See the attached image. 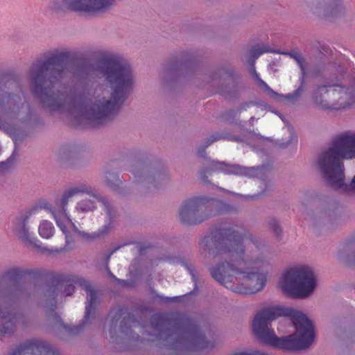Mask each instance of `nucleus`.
I'll list each match as a JSON object with an SVG mask.
<instances>
[{"label": "nucleus", "instance_id": "nucleus-17", "mask_svg": "<svg viewBox=\"0 0 355 355\" xmlns=\"http://www.w3.org/2000/svg\"><path fill=\"white\" fill-rule=\"evenodd\" d=\"M17 320V315L11 311L10 307L3 306L0 308V322L2 323L0 328L1 339L13 332Z\"/></svg>", "mask_w": 355, "mask_h": 355}, {"label": "nucleus", "instance_id": "nucleus-22", "mask_svg": "<svg viewBox=\"0 0 355 355\" xmlns=\"http://www.w3.org/2000/svg\"><path fill=\"white\" fill-rule=\"evenodd\" d=\"M283 54L289 55L292 58L297 64L300 69V80H301V85L297 89H303V83L307 75V70L305 64V60L300 53L296 51L292 52H284Z\"/></svg>", "mask_w": 355, "mask_h": 355}, {"label": "nucleus", "instance_id": "nucleus-37", "mask_svg": "<svg viewBox=\"0 0 355 355\" xmlns=\"http://www.w3.org/2000/svg\"><path fill=\"white\" fill-rule=\"evenodd\" d=\"M8 163H9V161H7L6 162L1 163V165L5 166H7L8 164Z\"/></svg>", "mask_w": 355, "mask_h": 355}, {"label": "nucleus", "instance_id": "nucleus-26", "mask_svg": "<svg viewBox=\"0 0 355 355\" xmlns=\"http://www.w3.org/2000/svg\"><path fill=\"white\" fill-rule=\"evenodd\" d=\"M327 7L324 8L325 12L332 15H336L338 12H340L343 9L341 0H323Z\"/></svg>", "mask_w": 355, "mask_h": 355}, {"label": "nucleus", "instance_id": "nucleus-2", "mask_svg": "<svg viewBox=\"0 0 355 355\" xmlns=\"http://www.w3.org/2000/svg\"><path fill=\"white\" fill-rule=\"evenodd\" d=\"M252 330L261 343L288 351L307 349L315 339L314 327L308 317L288 307L261 309L252 321Z\"/></svg>", "mask_w": 355, "mask_h": 355}, {"label": "nucleus", "instance_id": "nucleus-14", "mask_svg": "<svg viewBox=\"0 0 355 355\" xmlns=\"http://www.w3.org/2000/svg\"><path fill=\"white\" fill-rule=\"evenodd\" d=\"M210 81L217 89H239L243 83L241 75L232 68L220 67L211 75Z\"/></svg>", "mask_w": 355, "mask_h": 355}, {"label": "nucleus", "instance_id": "nucleus-11", "mask_svg": "<svg viewBox=\"0 0 355 355\" xmlns=\"http://www.w3.org/2000/svg\"><path fill=\"white\" fill-rule=\"evenodd\" d=\"M214 199L204 196L185 200L179 210L181 223L187 225H196L214 216Z\"/></svg>", "mask_w": 355, "mask_h": 355}, {"label": "nucleus", "instance_id": "nucleus-33", "mask_svg": "<svg viewBox=\"0 0 355 355\" xmlns=\"http://www.w3.org/2000/svg\"><path fill=\"white\" fill-rule=\"evenodd\" d=\"M166 302H176L178 301V297H167L166 300Z\"/></svg>", "mask_w": 355, "mask_h": 355}, {"label": "nucleus", "instance_id": "nucleus-10", "mask_svg": "<svg viewBox=\"0 0 355 355\" xmlns=\"http://www.w3.org/2000/svg\"><path fill=\"white\" fill-rule=\"evenodd\" d=\"M315 286L316 281L313 270L304 266L286 270L279 282V286L284 293L300 298L311 295Z\"/></svg>", "mask_w": 355, "mask_h": 355}, {"label": "nucleus", "instance_id": "nucleus-32", "mask_svg": "<svg viewBox=\"0 0 355 355\" xmlns=\"http://www.w3.org/2000/svg\"><path fill=\"white\" fill-rule=\"evenodd\" d=\"M189 273L191 275L192 279H193V282L195 283V285H196L197 279H196V274H195L194 270L189 268Z\"/></svg>", "mask_w": 355, "mask_h": 355}, {"label": "nucleus", "instance_id": "nucleus-27", "mask_svg": "<svg viewBox=\"0 0 355 355\" xmlns=\"http://www.w3.org/2000/svg\"><path fill=\"white\" fill-rule=\"evenodd\" d=\"M323 87H340V89H350L349 87L343 85L342 81L340 78H331L327 76L323 78Z\"/></svg>", "mask_w": 355, "mask_h": 355}, {"label": "nucleus", "instance_id": "nucleus-7", "mask_svg": "<svg viewBox=\"0 0 355 355\" xmlns=\"http://www.w3.org/2000/svg\"><path fill=\"white\" fill-rule=\"evenodd\" d=\"M83 193H90L91 189L86 185H80L69 189L64 193L60 200H56L55 206L53 208L44 200L40 201L37 205L27 211L24 215L16 218L15 222V233L24 242L33 245L39 248L42 252L52 254L60 252L61 250L55 249L49 250L45 247H41V245H39L41 242L37 238L34 237L32 233L29 232L26 227V223L31 216L35 215L42 209L49 210L53 216L57 225L65 234L66 243H68L69 236L67 234V223H72V221L70 216L66 212V206L67 205L69 198L76 194Z\"/></svg>", "mask_w": 355, "mask_h": 355}, {"label": "nucleus", "instance_id": "nucleus-9", "mask_svg": "<svg viewBox=\"0 0 355 355\" xmlns=\"http://www.w3.org/2000/svg\"><path fill=\"white\" fill-rule=\"evenodd\" d=\"M95 69L111 89H132L134 87L135 80L132 67L119 55L110 54L101 58Z\"/></svg>", "mask_w": 355, "mask_h": 355}, {"label": "nucleus", "instance_id": "nucleus-5", "mask_svg": "<svg viewBox=\"0 0 355 355\" xmlns=\"http://www.w3.org/2000/svg\"><path fill=\"white\" fill-rule=\"evenodd\" d=\"M70 57L68 51L55 50L44 54L33 61L26 74V80L12 71L0 73V89H24L26 81L30 89H53L64 77L67 63Z\"/></svg>", "mask_w": 355, "mask_h": 355}, {"label": "nucleus", "instance_id": "nucleus-42", "mask_svg": "<svg viewBox=\"0 0 355 355\" xmlns=\"http://www.w3.org/2000/svg\"><path fill=\"white\" fill-rule=\"evenodd\" d=\"M121 331L122 332H125V331L123 329V325H121Z\"/></svg>", "mask_w": 355, "mask_h": 355}, {"label": "nucleus", "instance_id": "nucleus-6", "mask_svg": "<svg viewBox=\"0 0 355 355\" xmlns=\"http://www.w3.org/2000/svg\"><path fill=\"white\" fill-rule=\"evenodd\" d=\"M151 325L162 336L165 331L171 333L167 338L175 335V344L180 345L191 351L211 349L214 343L209 341L202 334L198 324L191 318L179 313H160L153 315Z\"/></svg>", "mask_w": 355, "mask_h": 355}, {"label": "nucleus", "instance_id": "nucleus-16", "mask_svg": "<svg viewBox=\"0 0 355 355\" xmlns=\"http://www.w3.org/2000/svg\"><path fill=\"white\" fill-rule=\"evenodd\" d=\"M41 275L40 271L15 268L7 270L0 281L9 286L10 294L17 295L22 291L21 283L27 276L36 277Z\"/></svg>", "mask_w": 355, "mask_h": 355}, {"label": "nucleus", "instance_id": "nucleus-35", "mask_svg": "<svg viewBox=\"0 0 355 355\" xmlns=\"http://www.w3.org/2000/svg\"><path fill=\"white\" fill-rule=\"evenodd\" d=\"M232 355H245V354L243 353V351H241V352H234Z\"/></svg>", "mask_w": 355, "mask_h": 355}, {"label": "nucleus", "instance_id": "nucleus-30", "mask_svg": "<svg viewBox=\"0 0 355 355\" xmlns=\"http://www.w3.org/2000/svg\"><path fill=\"white\" fill-rule=\"evenodd\" d=\"M252 76L254 80L257 82L260 89H271L261 78L259 77V73L255 71L254 67L252 70Z\"/></svg>", "mask_w": 355, "mask_h": 355}, {"label": "nucleus", "instance_id": "nucleus-31", "mask_svg": "<svg viewBox=\"0 0 355 355\" xmlns=\"http://www.w3.org/2000/svg\"><path fill=\"white\" fill-rule=\"evenodd\" d=\"M270 226L272 229L273 232L275 233L277 236H279L280 232H282V229L279 226L277 220L275 219H272L270 221Z\"/></svg>", "mask_w": 355, "mask_h": 355}, {"label": "nucleus", "instance_id": "nucleus-18", "mask_svg": "<svg viewBox=\"0 0 355 355\" xmlns=\"http://www.w3.org/2000/svg\"><path fill=\"white\" fill-rule=\"evenodd\" d=\"M93 198L98 200L99 202L102 204L103 209L106 212L107 218L109 219V223L105 224L101 229L98 230L97 232H94L92 235H87L88 238L91 239L99 238L105 234H106L112 228V223L114 218V214L112 208L111 207L108 201L104 198H100L96 197V196H93Z\"/></svg>", "mask_w": 355, "mask_h": 355}, {"label": "nucleus", "instance_id": "nucleus-28", "mask_svg": "<svg viewBox=\"0 0 355 355\" xmlns=\"http://www.w3.org/2000/svg\"><path fill=\"white\" fill-rule=\"evenodd\" d=\"M96 207L94 200L84 199L79 202L76 206V210L81 212L92 211Z\"/></svg>", "mask_w": 355, "mask_h": 355}, {"label": "nucleus", "instance_id": "nucleus-4", "mask_svg": "<svg viewBox=\"0 0 355 355\" xmlns=\"http://www.w3.org/2000/svg\"><path fill=\"white\" fill-rule=\"evenodd\" d=\"M318 166L328 185L336 190L355 192V132H346L332 141Z\"/></svg>", "mask_w": 355, "mask_h": 355}, {"label": "nucleus", "instance_id": "nucleus-36", "mask_svg": "<svg viewBox=\"0 0 355 355\" xmlns=\"http://www.w3.org/2000/svg\"><path fill=\"white\" fill-rule=\"evenodd\" d=\"M107 185H108L109 187H110L112 189H114V184H112V183H110V181H107Z\"/></svg>", "mask_w": 355, "mask_h": 355}, {"label": "nucleus", "instance_id": "nucleus-23", "mask_svg": "<svg viewBox=\"0 0 355 355\" xmlns=\"http://www.w3.org/2000/svg\"><path fill=\"white\" fill-rule=\"evenodd\" d=\"M38 232L43 239H50L54 233V227L52 223L48 220H42L39 225Z\"/></svg>", "mask_w": 355, "mask_h": 355}, {"label": "nucleus", "instance_id": "nucleus-3", "mask_svg": "<svg viewBox=\"0 0 355 355\" xmlns=\"http://www.w3.org/2000/svg\"><path fill=\"white\" fill-rule=\"evenodd\" d=\"M67 91L32 90V96L44 108L51 112L65 107L84 110L83 117L89 125L96 127L113 119L128 98L129 90H94L89 99L82 96L73 98Z\"/></svg>", "mask_w": 355, "mask_h": 355}, {"label": "nucleus", "instance_id": "nucleus-1", "mask_svg": "<svg viewBox=\"0 0 355 355\" xmlns=\"http://www.w3.org/2000/svg\"><path fill=\"white\" fill-rule=\"evenodd\" d=\"M200 245L205 250L214 245L209 254L220 263L211 268V277L226 288L233 277L242 275L246 288L244 291L234 289L235 293L253 294L261 291L266 284L267 266L263 255L261 242L233 227L219 228L205 236Z\"/></svg>", "mask_w": 355, "mask_h": 355}, {"label": "nucleus", "instance_id": "nucleus-39", "mask_svg": "<svg viewBox=\"0 0 355 355\" xmlns=\"http://www.w3.org/2000/svg\"><path fill=\"white\" fill-rule=\"evenodd\" d=\"M79 68H80V69H85V68H86V67H85V66H84V65H80V66H79Z\"/></svg>", "mask_w": 355, "mask_h": 355}, {"label": "nucleus", "instance_id": "nucleus-19", "mask_svg": "<svg viewBox=\"0 0 355 355\" xmlns=\"http://www.w3.org/2000/svg\"><path fill=\"white\" fill-rule=\"evenodd\" d=\"M198 60L193 53H182L181 56L169 67V71L173 72L187 71L195 67Z\"/></svg>", "mask_w": 355, "mask_h": 355}, {"label": "nucleus", "instance_id": "nucleus-40", "mask_svg": "<svg viewBox=\"0 0 355 355\" xmlns=\"http://www.w3.org/2000/svg\"><path fill=\"white\" fill-rule=\"evenodd\" d=\"M7 297H8V296H3V297H2V301H3V302H6V298Z\"/></svg>", "mask_w": 355, "mask_h": 355}, {"label": "nucleus", "instance_id": "nucleus-8", "mask_svg": "<svg viewBox=\"0 0 355 355\" xmlns=\"http://www.w3.org/2000/svg\"><path fill=\"white\" fill-rule=\"evenodd\" d=\"M52 285L47 290L49 296L52 297L55 302L53 306L56 308L55 297L58 295V292L64 288L63 293L67 296L71 295L75 291L74 285L80 286L87 294L88 302L85 306V314L82 324L77 326H69L64 324L60 316L56 313H52L55 322L62 327L67 332L71 334L80 333L83 329L84 325L87 323L94 313L95 306L97 299L96 291L92 286L82 278L64 274H56L52 277Z\"/></svg>", "mask_w": 355, "mask_h": 355}, {"label": "nucleus", "instance_id": "nucleus-34", "mask_svg": "<svg viewBox=\"0 0 355 355\" xmlns=\"http://www.w3.org/2000/svg\"><path fill=\"white\" fill-rule=\"evenodd\" d=\"M118 248H115V249L112 250L110 252V254H109L107 255V261H109V259H110V257L112 256V254L114 252H116V250Z\"/></svg>", "mask_w": 355, "mask_h": 355}, {"label": "nucleus", "instance_id": "nucleus-41", "mask_svg": "<svg viewBox=\"0 0 355 355\" xmlns=\"http://www.w3.org/2000/svg\"><path fill=\"white\" fill-rule=\"evenodd\" d=\"M175 87H176V86L171 85V86H170V87H169L168 89H175Z\"/></svg>", "mask_w": 355, "mask_h": 355}, {"label": "nucleus", "instance_id": "nucleus-29", "mask_svg": "<svg viewBox=\"0 0 355 355\" xmlns=\"http://www.w3.org/2000/svg\"><path fill=\"white\" fill-rule=\"evenodd\" d=\"M268 52H274L272 49L266 46H254L250 50V58L254 62L256 59H257L261 55L264 53Z\"/></svg>", "mask_w": 355, "mask_h": 355}, {"label": "nucleus", "instance_id": "nucleus-12", "mask_svg": "<svg viewBox=\"0 0 355 355\" xmlns=\"http://www.w3.org/2000/svg\"><path fill=\"white\" fill-rule=\"evenodd\" d=\"M312 103L324 110L345 109L355 103V90H314Z\"/></svg>", "mask_w": 355, "mask_h": 355}, {"label": "nucleus", "instance_id": "nucleus-20", "mask_svg": "<svg viewBox=\"0 0 355 355\" xmlns=\"http://www.w3.org/2000/svg\"><path fill=\"white\" fill-rule=\"evenodd\" d=\"M304 90H295L291 94L286 95L278 94L274 90H268L270 97L275 100L277 102L283 104H295L300 101Z\"/></svg>", "mask_w": 355, "mask_h": 355}, {"label": "nucleus", "instance_id": "nucleus-38", "mask_svg": "<svg viewBox=\"0 0 355 355\" xmlns=\"http://www.w3.org/2000/svg\"><path fill=\"white\" fill-rule=\"evenodd\" d=\"M293 139L294 140V141H295H295H297V138H296V137L292 136V139H291V141H290L291 142Z\"/></svg>", "mask_w": 355, "mask_h": 355}, {"label": "nucleus", "instance_id": "nucleus-25", "mask_svg": "<svg viewBox=\"0 0 355 355\" xmlns=\"http://www.w3.org/2000/svg\"><path fill=\"white\" fill-rule=\"evenodd\" d=\"M222 138H227L229 140L231 141H239L240 139L236 137H222L219 135H213L209 138H208L206 141L205 146L201 149L198 150V154L200 157H205V148H207L209 145H211L212 143L222 139Z\"/></svg>", "mask_w": 355, "mask_h": 355}, {"label": "nucleus", "instance_id": "nucleus-13", "mask_svg": "<svg viewBox=\"0 0 355 355\" xmlns=\"http://www.w3.org/2000/svg\"><path fill=\"white\" fill-rule=\"evenodd\" d=\"M114 0H51V7L55 10L64 8L74 12L93 15L105 12L114 3Z\"/></svg>", "mask_w": 355, "mask_h": 355}, {"label": "nucleus", "instance_id": "nucleus-24", "mask_svg": "<svg viewBox=\"0 0 355 355\" xmlns=\"http://www.w3.org/2000/svg\"><path fill=\"white\" fill-rule=\"evenodd\" d=\"M125 314H128V317H124L123 318V320L121 322V323H123L124 325L127 323L126 320H129L131 318L130 314L128 313V309L125 306H119L116 309H115L114 314V315L112 316V320H111L112 324L116 325V323L119 320H121V318H122V316L123 315H125Z\"/></svg>", "mask_w": 355, "mask_h": 355}, {"label": "nucleus", "instance_id": "nucleus-21", "mask_svg": "<svg viewBox=\"0 0 355 355\" xmlns=\"http://www.w3.org/2000/svg\"><path fill=\"white\" fill-rule=\"evenodd\" d=\"M211 170L222 172L225 174L243 175L246 174L248 169L238 165H228L224 162L213 161L211 163Z\"/></svg>", "mask_w": 355, "mask_h": 355}, {"label": "nucleus", "instance_id": "nucleus-15", "mask_svg": "<svg viewBox=\"0 0 355 355\" xmlns=\"http://www.w3.org/2000/svg\"><path fill=\"white\" fill-rule=\"evenodd\" d=\"M7 355H61L48 343L32 339L13 349Z\"/></svg>", "mask_w": 355, "mask_h": 355}]
</instances>
